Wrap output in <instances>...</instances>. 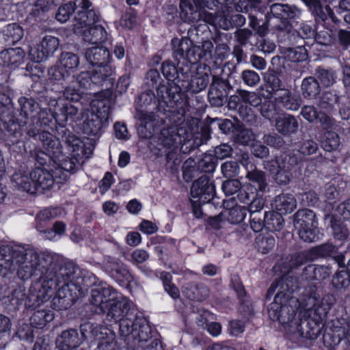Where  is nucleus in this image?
<instances>
[{"instance_id": "1", "label": "nucleus", "mask_w": 350, "mask_h": 350, "mask_svg": "<svg viewBox=\"0 0 350 350\" xmlns=\"http://www.w3.org/2000/svg\"><path fill=\"white\" fill-rule=\"evenodd\" d=\"M295 288V280L287 275L271 284L267 291V297L271 296L275 292L276 294L269 308V316L273 321L288 324L293 323L297 312L299 318L297 329L300 336L306 339L316 340L321 333L334 299L329 295L321 299L314 290L297 299L291 296Z\"/></svg>"}, {"instance_id": "2", "label": "nucleus", "mask_w": 350, "mask_h": 350, "mask_svg": "<svg viewBox=\"0 0 350 350\" xmlns=\"http://www.w3.org/2000/svg\"><path fill=\"white\" fill-rule=\"evenodd\" d=\"M105 313L116 322L120 321V335L125 337L128 344L148 350L158 345L157 340L152 339V329L147 320L130 309L126 298L113 295Z\"/></svg>"}, {"instance_id": "3", "label": "nucleus", "mask_w": 350, "mask_h": 350, "mask_svg": "<svg viewBox=\"0 0 350 350\" xmlns=\"http://www.w3.org/2000/svg\"><path fill=\"white\" fill-rule=\"evenodd\" d=\"M226 0H180V9L182 19L188 23H195L198 21H204L211 25L217 23L219 27L224 30L232 28L231 16L221 17L219 20L215 16L204 10L207 8L210 10L217 6L218 4H224Z\"/></svg>"}, {"instance_id": "4", "label": "nucleus", "mask_w": 350, "mask_h": 350, "mask_svg": "<svg viewBox=\"0 0 350 350\" xmlns=\"http://www.w3.org/2000/svg\"><path fill=\"white\" fill-rule=\"evenodd\" d=\"M111 100L99 98L92 100L90 107L81 113V120L77 125L84 134L99 138L109 124Z\"/></svg>"}, {"instance_id": "5", "label": "nucleus", "mask_w": 350, "mask_h": 350, "mask_svg": "<svg viewBox=\"0 0 350 350\" xmlns=\"http://www.w3.org/2000/svg\"><path fill=\"white\" fill-rule=\"evenodd\" d=\"M65 286V282L42 278L31 286L28 295L29 302L36 310L53 297L52 306L55 310H60L66 302Z\"/></svg>"}, {"instance_id": "6", "label": "nucleus", "mask_w": 350, "mask_h": 350, "mask_svg": "<svg viewBox=\"0 0 350 350\" xmlns=\"http://www.w3.org/2000/svg\"><path fill=\"white\" fill-rule=\"evenodd\" d=\"M172 45L175 58L180 59L183 65H191L201 59L208 60L213 49V44L209 40L204 41L201 46H193L187 38H174L172 40Z\"/></svg>"}, {"instance_id": "7", "label": "nucleus", "mask_w": 350, "mask_h": 350, "mask_svg": "<svg viewBox=\"0 0 350 350\" xmlns=\"http://www.w3.org/2000/svg\"><path fill=\"white\" fill-rule=\"evenodd\" d=\"M185 113L186 110L181 109L179 114L170 115L169 120L172 124L161 131L159 138L161 144L170 148L185 144L190 139L192 134L188 129L187 124L185 122Z\"/></svg>"}, {"instance_id": "8", "label": "nucleus", "mask_w": 350, "mask_h": 350, "mask_svg": "<svg viewBox=\"0 0 350 350\" xmlns=\"http://www.w3.org/2000/svg\"><path fill=\"white\" fill-rule=\"evenodd\" d=\"M181 72L180 87L184 91L198 93L209 84L211 68L205 64L186 65Z\"/></svg>"}, {"instance_id": "9", "label": "nucleus", "mask_w": 350, "mask_h": 350, "mask_svg": "<svg viewBox=\"0 0 350 350\" xmlns=\"http://www.w3.org/2000/svg\"><path fill=\"white\" fill-rule=\"evenodd\" d=\"M95 143L89 139H81L75 135L67 137V153L69 154V167L67 172L75 173L85 161L90 157L94 149Z\"/></svg>"}, {"instance_id": "10", "label": "nucleus", "mask_w": 350, "mask_h": 350, "mask_svg": "<svg viewBox=\"0 0 350 350\" xmlns=\"http://www.w3.org/2000/svg\"><path fill=\"white\" fill-rule=\"evenodd\" d=\"M156 88V96L159 104L163 103L170 108L171 114H179L181 109L187 111V99L180 92L178 83L162 81Z\"/></svg>"}, {"instance_id": "11", "label": "nucleus", "mask_w": 350, "mask_h": 350, "mask_svg": "<svg viewBox=\"0 0 350 350\" xmlns=\"http://www.w3.org/2000/svg\"><path fill=\"white\" fill-rule=\"evenodd\" d=\"M338 247L332 243H325L317 246L310 251H304L297 254L294 259L293 265L299 266L312 260L313 256H332L339 266L345 264V256L342 253L338 254Z\"/></svg>"}, {"instance_id": "12", "label": "nucleus", "mask_w": 350, "mask_h": 350, "mask_svg": "<svg viewBox=\"0 0 350 350\" xmlns=\"http://www.w3.org/2000/svg\"><path fill=\"white\" fill-rule=\"evenodd\" d=\"M79 7L81 8L75 15L73 21L74 33H81L83 28H88L101 22L100 13L96 10H89L92 3L89 0H79Z\"/></svg>"}, {"instance_id": "13", "label": "nucleus", "mask_w": 350, "mask_h": 350, "mask_svg": "<svg viewBox=\"0 0 350 350\" xmlns=\"http://www.w3.org/2000/svg\"><path fill=\"white\" fill-rule=\"evenodd\" d=\"M270 11L273 17L268 19V23L278 30H283L288 27V19L299 18L301 15L299 9L287 4H273Z\"/></svg>"}, {"instance_id": "14", "label": "nucleus", "mask_w": 350, "mask_h": 350, "mask_svg": "<svg viewBox=\"0 0 350 350\" xmlns=\"http://www.w3.org/2000/svg\"><path fill=\"white\" fill-rule=\"evenodd\" d=\"M84 282L79 267L72 261H67V291L72 302L84 293Z\"/></svg>"}, {"instance_id": "15", "label": "nucleus", "mask_w": 350, "mask_h": 350, "mask_svg": "<svg viewBox=\"0 0 350 350\" xmlns=\"http://www.w3.org/2000/svg\"><path fill=\"white\" fill-rule=\"evenodd\" d=\"M38 139L42 143L44 151L41 152V156L38 154L36 157L37 161L40 165H44L49 159H59L62 153L59 147V142L53 135L46 131L41 132L38 134Z\"/></svg>"}, {"instance_id": "16", "label": "nucleus", "mask_w": 350, "mask_h": 350, "mask_svg": "<svg viewBox=\"0 0 350 350\" xmlns=\"http://www.w3.org/2000/svg\"><path fill=\"white\" fill-rule=\"evenodd\" d=\"M58 46L59 40L57 38L46 36L39 43L30 46L29 57L33 62H42L51 55L57 50Z\"/></svg>"}, {"instance_id": "17", "label": "nucleus", "mask_w": 350, "mask_h": 350, "mask_svg": "<svg viewBox=\"0 0 350 350\" xmlns=\"http://www.w3.org/2000/svg\"><path fill=\"white\" fill-rule=\"evenodd\" d=\"M315 38L317 41L322 44L327 45L331 42V36L327 31L316 33L314 29L306 23H301L291 36V40L296 43L308 44V40Z\"/></svg>"}, {"instance_id": "18", "label": "nucleus", "mask_w": 350, "mask_h": 350, "mask_svg": "<svg viewBox=\"0 0 350 350\" xmlns=\"http://www.w3.org/2000/svg\"><path fill=\"white\" fill-rule=\"evenodd\" d=\"M215 192L213 182L206 176H202L193 182L191 188V196L197 198L200 203H208L213 198Z\"/></svg>"}, {"instance_id": "19", "label": "nucleus", "mask_w": 350, "mask_h": 350, "mask_svg": "<svg viewBox=\"0 0 350 350\" xmlns=\"http://www.w3.org/2000/svg\"><path fill=\"white\" fill-rule=\"evenodd\" d=\"M104 267L108 274L122 286H131L132 282H135L126 266L118 259H109Z\"/></svg>"}, {"instance_id": "20", "label": "nucleus", "mask_w": 350, "mask_h": 350, "mask_svg": "<svg viewBox=\"0 0 350 350\" xmlns=\"http://www.w3.org/2000/svg\"><path fill=\"white\" fill-rule=\"evenodd\" d=\"M272 166L277 170L275 181L280 185L288 184L292 178V170L296 163L295 159L287 155H281L272 161Z\"/></svg>"}, {"instance_id": "21", "label": "nucleus", "mask_w": 350, "mask_h": 350, "mask_svg": "<svg viewBox=\"0 0 350 350\" xmlns=\"http://www.w3.org/2000/svg\"><path fill=\"white\" fill-rule=\"evenodd\" d=\"M116 293L112 287H99L91 292L90 303L97 313H105L113 295Z\"/></svg>"}, {"instance_id": "22", "label": "nucleus", "mask_w": 350, "mask_h": 350, "mask_svg": "<svg viewBox=\"0 0 350 350\" xmlns=\"http://www.w3.org/2000/svg\"><path fill=\"white\" fill-rule=\"evenodd\" d=\"M72 79L69 87H67V94L68 93V89L75 92V94H72L75 96L70 98L72 100H78L81 94L83 93L82 90L91 88L92 85H95L93 83V74L92 70L81 72L79 75H73ZM68 99L69 97L67 95V100Z\"/></svg>"}, {"instance_id": "23", "label": "nucleus", "mask_w": 350, "mask_h": 350, "mask_svg": "<svg viewBox=\"0 0 350 350\" xmlns=\"http://www.w3.org/2000/svg\"><path fill=\"white\" fill-rule=\"evenodd\" d=\"M93 334L98 340V348L100 350H118V343L113 331L106 327H96Z\"/></svg>"}, {"instance_id": "24", "label": "nucleus", "mask_w": 350, "mask_h": 350, "mask_svg": "<svg viewBox=\"0 0 350 350\" xmlns=\"http://www.w3.org/2000/svg\"><path fill=\"white\" fill-rule=\"evenodd\" d=\"M75 33L81 36L85 42L95 45L101 44L108 40L107 31L100 23L83 28L82 32Z\"/></svg>"}, {"instance_id": "25", "label": "nucleus", "mask_w": 350, "mask_h": 350, "mask_svg": "<svg viewBox=\"0 0 350 350\" xmlns=\"http://www.w3.org/2000/svg\"><path fill=\"white\" fill-rule=\"evenodd\" d=\"M33 193L38 190L49 189L54 183L52 174L41 167H36L30 172Z\"/></svg>"}, {"instance_id": "26", "label": "nucleus", "mask_w": 350, "mask_h": 350, "mask_svg": "<svg viewBox=\"0 0 350 350\" xmlns=\"http://www.w3.org/2000/svg\"><path fill=\"white\" fill-rule=\"evenodd\" d=\"M276 131L283 135L295 133L299 127L297 119L292 115L280 113L275 120Z\"/></svg>"}, {"instance_id": "27", "label": "nucleus", "mask_w": 350, "mask_h": 350, "mask_svg": "<svg viewBox=\"0 0 350 350\" xmlns=\"http://www.w3.org/2000/svg\"><path fill=\"white\" fill-rule=\"evenodd\" d=\"M276 102L280 103L283 107L288 110L297 111L301 105V99L297 95L287 89L282 90L275 96Z\"/></svg>"}, {"instance_id": "28", "label": "nucleus", "mask_w": 350, "mask_h": 350, "mask_svg": "<svg viewBox=\"0 0 350 350\" xmlns=\"http://www.w3.org/2000/svg\"><path fill=\"white\" fill-rule=\"evenodd\" d=\"M271 206L280 214H288L296 208L297 201L291 194L281 193L274 198Z\"/></svg>"}, {"instance_id": "29", "label": "nucleus", "mask_w": 350, "mask_h": 350, "mask_svg": "<svg viewBox=\"0 0 350 350\" xmlns=\"http://www.w3.org/2000/svg\"><path fill=\"white\" fill-rule=\"evenodd\" d=\"M87 61L92 66L101 65L109 63L110 59L109 51L98 45L89 48L85 53Z\"/></svg>"}, {"instance_id": "30", "label": "nucleus", "mask_w": 350, "mask_h": 350, "mask_svg": "<svg viewBox=\"0 0 350 350\" xmlns=\"http://www.w3.org/2000/svg\"><path fill=\"white\" fill-rule=\"evenodd\" d=\"M226 83V81L219 77L213 76L208 94V99L213 105L219 107L223 105L224 94L220 89L224 88Z\"/></svg>"}, {"instance_id": "31", "label": "nucleus", "mask_w": 350, "mask_h": 350, "mask_svg": "<svg viewBox=\"0 0 350 350\" xmlns=\"http://www.w3.org/2000/svg\"><path fill=\"white\" fill-rule=\"evenodd\" d=\"M294 226L296 228L318 226L314 212L307 208L298 211L294 215Z\"/></svg>"}, {"instance_id": "32", "label": "nucleus", "mask_w": 350, "mask_h": 350, "mask_svg": "<svg viewBox=\"0 0 350 350\" xmlns=\"http://www.w3.org/2000/svg\"><path fill=\"white\" fill-rule=\"evenodd\" d=\"M186 64L183 65L180 59L178 60L177 66L171 61H165L162 64V72L163 76L167 79V81L174 82L177 80L176 83L180 85V75L182 74V70L185 68Z\"/></svg>"}, {"instance_id": "33", "label": "nucleus", "mask_w": 350, "mask_h": 350, "mask_svg": "<svg viewBox=\"0 0 350 350\" xmlns=\"http://www.w3.org/2000/svg\"><path fill=\"white\" fill-rule=\"evenodd\" d=\"M25 57V53L21 48H10L0 53V59L7 66H16L22 63Z\"/></svg>"}, {"instance_id": "34", "label": "nucleus", "mask_w": 350, "mask_h": 350, "mask_svg": "<svg viewBox=\"0 0 350 350\" xmlns=\"http://www.w3.org/2000/svg\"><path fill=\"white\" fill-rule=\"evenodd\" d=\"M331 273L329 267L323 265H310L304 269V275L309 280L321 282L327 278Z\"/></svg>"}, {"instance_id": "35", "label": "nucleus", "mask_w": 350, "mask_h": 350, "mask_svg": "<svg viewBox=\"0 0 350 350\" xmlns=\"http://www.w3.org/2000/svg\"><path fill=\"white\" fill-rule=\"evenodd\" d=\"M62 213V209L59 207L47 208L41 211L36 216L37 229L40 232H46L48 229H44L46 223L51 219L57 217Z\"/></svg>"}, {"instance_id": "36", "label": "nucleus", "mask_w": 350, "mask_h": 350, "mask_svg": "<svg viewBox=\"0 0 350 350\" xmlns=\"http://www.w3.org/2000/svg\"><path fill=\"white\" fill-rule=\"evenodd\" d=\"M2 36L8 44H14L23 38V29L17 23L9 24L3 29Z\"/></svg>"}, {"instance_id": "37", "label": "nucleus", "mask_w": 350, "mask_h": 350, "mask_svg": "<svg viewBox=\"0 0 350 350\" xmlns=\"http://www.w3.org/2000/svg\"><path fill=\"white\" fill-rule=\"evenodd\" d=\"M53 319L54 314L50 310L37 309L30 318V323L33 327L41 329Z\"/></svg>"}, {"instance_id": "38", "label": "nucleus", "mask_w": 350, "mask_h": 350, "mask_svg": "<svg viewBox=\"0 0 350 350\" xmlns=\"http://www.w3.org/2000/svg\"><path fill=\"white\" fill-rule=\"evenodd\" d=\"M2 250H7L11 254V256H8V258H6V256H5L4 265H1V266H4L8 271L15 270L25 262V256L23 252L11 250L10 247H5Z\"/></svg>"}, {"instance_id": "39", "label": "nucleus", "mask_w": 350, "mask_h": 350, "mask_svg": "<svg viewBox=\"0 0 350 350\" xmlns=\"http://www.w3.org/2000/svg\"><path fill=\"white\" fill-rule=\"evenodd\" d=\"M11 180L18 189L28 193H33L34 186H33L30 175L29 176L25 172L21 170L15 172L12 176Z\"/></svg>"}, {"instance_id": "40", "label": "nucleus", "mask_w": 350, "mask_h": 350, "mask_svg": "<svg viewBox=\"0 0 350 350\" xmlns=\"http://www.w3.org/2000/svg\"><path fill=\"white\" fill-rule=\"evenodd\" d=\"M96 68L92 70L93 74V83L97 85H102L104 81L109 79L111 80L113 74V68L105 63L101 65H96Z\"/></svg>"}, {"instance_id": "41", "label": "nucleus", "mask_w": 350, "mask_h": 350, "mask_svg": "<svg viewBox=\"0 0 350 350\" xmlns=\"http://www.w3.org/2000/svg\"><path fill=\"white\" fill-rule=\"evenodd\" d=\"M247 215V209L244 206H232L223 212L224 217L230 224H238L244 220Z\"/></svg>"}, {"instance_id": "42", "label": "nucleus", "mask_w": 350, "mask_h": 350, "mask_svg": "<svg viewBox=\"0 0 350 350\" xmlns=\"http://www.w3.org/2000/svg\"><path fill=\"white\" fill-rule=\"evenodd\" d=\"M246 178L254 184L256 191H263L267 186L265 173L256 170L254 165L247 171Z\"/></svg>"}, {"instance_id": "43", "label": "nucleus", "mask_w": 350, "mask_h": 350, "mask_svg": "<svg viewBox=\"0 0 350 350\" xmlns=\"http://www.w3.org/2000/svg\"><path fill=\"white\" fill-rule=\"evenodd\" d=\"M301 91L304 98H314L320 92L319 83L313 77H306L302 81Z\"/></svg>"}, {"instance_id": "44", "label": "nucleus", "mask_w": 350, "mask_h": 350, "mask_svg": "<svg viewBox=\"0 0 350 350\" xmlns=\"http://www.w3.org/2000/svg\"><path fill=\"white\" fill-rule=\"evenodd\" d=\"M282 214L279 212L268 211L265 213V228L271 231H278L282 229L284 223Z\"/></svg>"}, {"instance_id": "45", "label": "nucleus", "mask_w": 350, "mask_h": 350, "mask_svg": "<svg viewBox=\"0 0 350 350\" xmlns=\"http://www.w3.org/2000/svg\"><path fill=\"white\" fill-rule=\"evenodd\" d=\"M306 5L312 11L313 14L317 15L322 21L327 19V15L333 14V12L329 6L327 5L324 11L320 1L319 0H302Z\"/></svg>"}, {"instance_id": "46", "label": "nucleus", "mask_w": 350, "mask_h": 350, "mask_svg": "<svg viewBox=\"0 0 350 350\" xmlns=\"http://www.w3.org/2000/svg\"><path fill=\"white\" fill-rule=\"evenodd\" d=\"M299 238L305 242L312 243L319 241L322 235L318 226H306L297 228Z\"/></svg>"}, {"instance_id": "47", "label": "nucleus", "mask_w": 350, "mask_h": 350, "mask_svg": "<svg viewBox=\"0 0 350 350\" xmlns=\"http://www.w3.org/2000/svg\"><path fill=\"white\" fill-rule=\"evenodd\" d=\"M298 45L295 48L288 49L286 53V57L292 62H303L308 57V52L303 43H297Z\"/></svg>"}, {"instance_id": "48", "label": "nucleus", "mask_w": 350, "mask_h": 350, "mask_svg": "<svg viewBox=\"0 0 350 350\" xmlns=\"http://www.w3.org/2000/svg\"><path fill=\"white\" fill-rule=\"evenodd\" d=\"M332 284L336 289H346L350 285V273L348 270L338 271L332 279Z\"/></svg>"}, {"instance_id": "49", "label": "nucleus", "mask_w": 350, "mask_h": 350, "mask_svg": "<svg viewBox=\"0 0 350 350\" xmlns=\"http://www.w3.org/2000/svg\"><path fill=\"white\" fill-rule=\"evenodd\" d=\"M340 146L339 136L331 131L325 133L324 139L322 141V147L327 152H332L336 150Z\"/></svg>"}, {"instance_id": "50", "label": "nucleus", "mask_w": 350, "mask_h": 350, "mask_svg": "<svg viewBox=\"0 0 350 350\" xmlns=\"http://www.w3.org/2000/svg\"><path fill=\"white\" fill-rule=\"evenodd\" d=\"M261 115L269 120H275L280 114L275 103L271 100L265 101L260 107Z\"/></svg>"}, {"instance_id": "51", "label": "nucleus", "mask_w": 350, "mask_h": 350, "mask_svg": "<svg viewBox=\"0 0 350 350\" xmlns=\"http://www.w3.org/2000/svg\"><path fill=\"white\" fill-rule=\"evenodd\" d=\"M316 75L320 83L325 87H329L335 83L336 75L332 70L318 68Z\"/></svg>"}, {"instance_id": "52", "label": "nucleus", "mask_w": 350, "mask_h": 350, "mask_svg": "<svg viewBox=\"0 0 350 350\" xmlns=\"http://www.w3.org/2000/svg\"><path fill=\"white\" fill-rule=\"evenodd\" d=\"M339 96L333 92H327L321 97L319 106L321 109L329 111L334 108L335 105L338 102Z\"/></svg>"}, {"instance_id": "53", "label": "nucleus", "mask_w": 350, "mask_h": 350, "mask_svg": "<svg viewBox=\"0 0 350 350\" xmlns=\"http://www.w3.org/2000/svg\"><path fill=\"white\" fill-rule=\"evenodd\" d=\"M275 240L273 236L258 237L256 245L258 250L262 254L269 252L275 246Z\"/></svg>"}, {"instance_id": "54", "label": "nucleus", "mask_w": 350, "mask_h": 350, "mask_svg": "<svg viewBox=\"0 0 350 350\" xmlns=\"http://www.w3.org/2000/svg\"><path fill=\"white\" fill-rule=\"evenodd\" d=\"M237 94H241V101L244 103H249L253 107H257L261 103L260 97L254 92L239 90Z\"/></svg>"}, {"instance_id": "55", "label": "nucleus", "mask_w": 350, "mask_h": 350, "mask_svg": "<svg viewBox=\"0 0 350 350\" xmlns=\"http://www.w3.org/2000/svg\"><path fill=\"white\" fill-rule=\"evenodd\" d=\"M340 192L336 186V181H332L325 185L323 194L321 198L325 201L332 203V201L336 200L339 196Z\"/></svg>"}, {"instance_id": "56", "label": "nucleus", "mask_w": 350, "mask_h": 350, "mask_svg": "<svg viewBox=\"0 0 350 350\" xmlns=\"http://www.w3.org/2000/svg\"><path fill=\"white\" fill-rule=\"evenodd\" d=\"M243 83L250 87L256 86L260 81L259 75L252 70H245L241 72Z\"/></svg>"}, {"instance_id": "57", "label": "nucleus", "mask_w": 350, "mask_h": 350, "mask_svg": "<svg viewBox=\"0 0 350 350\" xmlns=\"http://www.w3.org/2000/svg\"><path fill=\"white\" fill-rule=\"evenodd\" d=\"M163 284L165 291L173 298L176 299L179 297V290L171 282V275L167 273L162 275Z\"/></svg>"}, {"instance_id": "58", "label": "nucleus", "mask_w": 350, "mask_h": 350, "mask_svg": "<svg viewBox=\"0 0 350 350\" xmlns=\"http://www.w3.org/2000/svg\"><path fill=\"white\" fill-rule=\"evenodd\" d=\"M234 137H235L239 143L245 145L252 139L253 133L250 129L238 126L237 129H235Z\"/></svg>"}, {"instance_id": "59", "label": "nucleus", "mask_w": 350, "mask_h": 350, "mask_svg": "<svg viewBox=\"0 0 350 350\" xmlns=\"http://www.w3.org/2000/svg\"><path fill=\"white\" fill-rule=\"evenodd\" d=\"M18 103L21 106V112L23 113L26 117L33 112L37 107V104L33 99L23 96L18 99Z\"/></svg>"}, {"instance_id": "60", "label": "nucleus", "mask_w": 350, "mask_h": 350, "mask_svg": "<svg viewBox=\"0 0 350 350\" xmlns=\"http://www.w3.org/2000/svg\"><path fill=\"white\" fill-rule=\"evenodd\" d=\"M221 170L225 177L232 178L238 174L239 167L236 161H228L221 165Z\"/></svg>"}, {"instance_id": "61", "label": "nucleus", "mask_w": 350, "mask_h": 350, "mask_svg": "<svg viewBox=\"0 0 350 350\" xmlns=\"http://www.w3.org/2000/svg\"><path fill=\"white\" fill-rule=\"evenodd\" d=\"M201 171L206 173H212L215 170V161L211 155H205L198 162V167Z\"/></svg>"}, {"instance_id": "62", "label": "nucleus", "mask_w": 350, "mask_h": 350, "mask_svg": "<svg viewBox=\"0 0 350 350\" xmlns=\"http://www.w3.org/2000/svg\"><path fill=\"white\" fill-rule=\"evenodd\" d=\"M241 183L237 179H230L223 183L222 190L227 196H231L236 193L241 189Z\"/></svg>"}, {"instance_id": "63", "label": "nucleus", "mask_w": 350, "mask_h": 350, "mask_svg": "<svg viewBox=\"0 0 350 350\" xmlns=\"http://www.w3.org/2000/svg\"><path fill=\"white\" fill-rule=\"evenodd\" d=\"M197 169L196 163L192 159H187L183 166V174L184 179L189 182L196 176Z\"/></svg>"}, {"instance_id": "64", "label": "nucleus", "mask_w": 350, "mask_h": 350, "mask_svg": "<svg viewBox=\"0 0 350 350\" xmlns=\"http://www.w3.org/2000/svg\"><path fill=\"white\" fill-rule=\"evenodd\" d=\"M318 145L314 140H305L299 146L298 151L303 155H311L318 150Z\"/></svg>"}]
</instances>
